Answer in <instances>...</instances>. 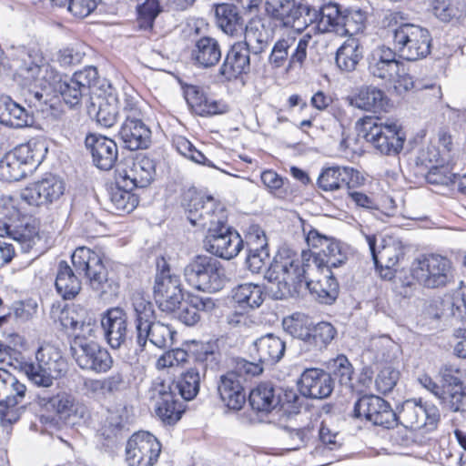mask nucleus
<instances>
[{
    "label": "nucleus",
    "instance_id": "7ed1b4c3",
    "mask_svg": "<svg viewBox=\"0 0 466 466\" xmlns=\"http://www.w3.org/2000/svg\"><path fill=\"white\" fill-rule=\"evenodd\" d=\"M383 23L390 28L394 49L401 58L416 61L431 53L432 39L427 28L404 23L400 12L388 14Z\"/></svg>",
    "mask_w": 466,
    "mask_h": 466
},
{
    "label": "nucleus",
    "instance_id": "58836bf2",
    "mask_svg": "<svg viewBox=\"0 0 466 466\" xmlns=\"http://www.w3.org/2000/svg\"><path fill=\"white\" fill-rule=\"evenodd\" d=\"M218 26L227 35H235L244 29L242 17L238 8L229 4L219 5L215 10Z\"/></svg>",
    "mask_w": 466,
    "mask_h": 466
},
{
    "label": "nucleus",
    "instance_id": "9b49d317",
    "mask_svg": "<svg viewBox=\"0 0 466 466\" xmlns=\"http://www.w3.org/2000/svg\"><path fill=\"white\" fill-rule=\"evenodd\" d=\"M312 36L309 33L303 35L296 43V38L287 36L279 39L273 46L268 56V64L273 68H279L288 63V70L296 66L302 67L308 47L312 46Z\"/></svg>",
    "mask_w": 466,
    "mask_h": 466
},
{
    "label": "nucleus",
    "instance_id": "a18cd8bd",
    "mask_svg": "<svg viewBox=\"0 0 466 466\" xmlns=\"http://www.w3.org/2000/svg\"><path fill=\"white\" fill-rule=\"evenodd\" d=\"M50 86H54L55 89L60 93L64 101L71 107L77 106L83 95L88 91L85 84L76 79L74 76L64 80H57V78H56V81Z\"/></svg>",
    "mask_w": 466,
    "mask_h": 466
},
{
    "label": "nucleus",
    "instance_id": "680f3d73",
    "mask_svg": "<svg viewBox=\"0 0 466 466\" xmlns=\"http://www.w3.org/2000/svg\"><path fill=\"white\" fill-rule=\"evenodd\" d=\"M249 49V55L258 56L263 53L268 46L269 36L267 31L258 30L250 27L246 32V41L244 42Z\"/></svg>",
    "mask_w": 466,
    "mask_h": 466
},
{
    "label": "nucleus",
    "instance_id": "ea45409f",
    "mask_svg": "<svg viewBox=\"0 0 466 466\" xmlns=\"http://www.w3.org/2000/svg\"><path fill=\"white\" fill-rule=\"evenodd\" d=\"M351 104L362 110L379 112L384 110L388 100L380 89L375 86H363L351 99Z\"/></svg>",
    "mask_w": 466,
    "mask_h": 466
},
{
    "label": "nucleus",
    "instance_id": "f3484780",
    "mask_svg": "<svg viewBox=\"0 0 466 466\" xmlns=\"http://www.w3.org/2000/svg\"><path fill=\"white\" fill-rule=\"evenodd\" d=\"M353 417L388 429L397 425V414L390 403L374 395L363 396L355 402Z\"/></svg>",
    "mask_w": 466,
    "mask_h": 466
},
{
    "label": "nucleus",
    "instance_id": "a211bd4d",
    "mask_svg": "<svg viewBox=\"0 0 466 466\" xmlns=\"http://www.w3.org/2000/svg\"><path fill=\"white\" fill-rule=\"evenodd\" d=\"M116 174L119 185L129 188L146 187L154 180L156 163L149 157L138 154L125 167H118Z\"/></svg>",
    "mask_w": 466,
    "mask_h": 466
},
{
    "label": "nucleus",
    "instance_id": "a878e982",
    "mask_svg": "<svg viewBox=\"0 0 466 466\" xmlns=\"http://www.w3.org/2000/svg\"><path fill=\"white\" fill-rule=\"evenodd\" d=\"M38 404L56 413L66 423L75 424V419L82 417L79 403L74 396L66 392H60L53 397H38Z\"/></svg>",
    "mask_w": 466,
    "mask_h": 466
},
{
    "label": "nucleus",
    "instance_id": "3c124183",
    "mask_svg": "<svg viewBox=\"0 0 466 466\" xmlns=\"http://www.w3.org/2000/svg\"><path fill=\"white\" fill-rule=\"evenodd\" d=\"M322 253L326 259L321 258L320 254L315 255L312 253L311 258L314 259V257H319L323 260L322 267H327L330 270L332 268L340 267L348 260V248L333 238L329 239Z\"/></svg>",
    "mask_w": 466,
    "mask_h": 466
},
{
    "label": "nucleus",
    "instance_id": "de8ad7c7",
    "mask_svg": "<svg viewBox=\"0 0 466 466\" xmlns=\"http://www.w3.org/2000/svg\"><path fill=\"white\" fill-rule=\"evenodd\" d=\"M282 326L289 335L302 341L300 347L302 350H305L312 326L308 316L302 313H294L283 319Z\"/></svg>",
    "mask_w": 466,
    "mask_h": 466
},
{
    "label": "nucleus",
    "instance_id": "7c9ffc66",
    "mask_svg": "<svg viewBox=\"0 0 466 466\" xmlns=\"http://www.w3.org/2000/svg\"><path fill=\"white\" fill-rule=\"evenodd\" d=\"M86 146L90 150L94 164L100 169L109 170L117 159V147L114 140L104 136L89 135Z\"/></svg>",
    "mask_w": 466,
    "mask_h": 466
},
{
    "label": "nucleus",
    "instance_id": "603ef678",
    "mask_svg": "<svg viewBox=\"0 0 466 466\" xmlns=\"http://www.w3.org/2000/svg\"><path fill=\"white\" fill-rule=\"evenodd\" d=\"M366 240L369 245L372 258L377 268L382 267L385 264L387 267L395 266L399 259L400 253L397 251L394 246H383L380 250H377V238L375 236L367 235Z\"/></svg>",
    "mask_w": 466,
    "mask_h": 466
},
{
    "label": "nucleus",
    "instance_id": "c03bdc74",
    "mask_svg": "<svg viewBox=\"0 0 466 466\" xmlns=\"http://www.w3.org/2000/svg\"><path fill=\"white\" fill-rule=\"evenodd\" d=\"M232 298L244 309H255L264 301L262 289L253 283L237 286L232 291Z\"/></svg>",
    "mask_w": 466,
    "mask_h": 466
},
{
    "label": "nucleus",
    "instance_id": "37998d69",
    "mask_svg": "<svg viewBox=\"0 0 466 466\" xmlns=\"http://www.w3.org/2000/svg\"><path fill=\"white\" fill-rule=\"evenodd\" d=\"M205 367L201 369L197 366L190 368L186 372L182 373L174 385L175 389L178 390L185 400H191L198 395L200 389L201 379L205 375Z\"/></svg>",
    "mask_w": 466,
    "mask_h": 466
},
{
    "label": "nucleus",
    "instance_id": "052dcab7",
    "mask_svg": "<svg viewBox=\"0 0 466 466\" xmlns=\"http://www.w3.org/2000/svg\"><path fill=\"white\" fill-rule=\"evenodd\" d=\"M173 146L177 151L183 157L190 159L191 161L201 164L204 166L213 167L211 162L205 157V155L198 150L193 144L184 137H177L173 140Z\"/></svg>",
    "mask_w": 466,
    "mask_h": 466
},
{
    "label": "nucleus",
    "instance_id": "39448f33",
    "mask_svg": "<svg viewBox=\"0 0 466 466\" xmlns=\"http://www.w3.org/2000/svg\"><path fill=\"white\" fill-rule=\"evenodd\" d=\"M186 282L195 289L217 292L226 283L225 268L217 258L207 255L191 258L183 269Z\"/></svg>",
    "mask_w": 466,
    "mask_h": 466
},
{
    "label": "nucleus",
    "instance_id": "4be33fe9",
    "mask_svg": "<svg viewBox=\"0 0 466 466\" xmlns=\"http://www.w3.org/2000/svg\"><path fill=\"white\" fill-rule=\"evenodd\" d=\"M249 358L272 366L279 363L286 352V341L273 333H267L253 340L248 348Z\"/></svg>",
    "mask_w": 466,
    "mask_h": 466
},
{
    "label": "nucleus",
    "instance_id": "20e7f679",
    "mask_svg": "<svg viewBox=\"0 0 466 466\" xmlns=\"http://www.w3.org/2000/svg\"><path fill=\"white\" fill-rule=\"evenodd\" d=\"M46 152L47 147L41 140L17 146L0 160V179L14 182L24 178L43 161Z\"/></svg>",
    "mask_w": 466,
    "mask_h": 466
},
{
    "label": "nucleus",
    "instance_id": "774afa93",
    "mask_svg": "<svg viewBox=\"0 0 466 466\" xmlns=\"http://www.w3.org/2000/svg\"><path fill=\"white\" fill-rule=\"evenodd\" d=\"M138 25L143 29L152 28L153 22L160 12L159 5L157 0H146V2L138 6Z\"/></svg>",
    "mask_w": 466,
    "mask_h": 466
},
{
    "label": "nucleus",
    "instance_id": "a19ab883",
    "mask_svg": "<svg viewBox=\"0 0 466 466\" xmlns=\"http://www.w3.org/2000/svg\"><path fill=\"white\" fill-rule=\"evenodd\" d=\"M336 334V329L329 322L321 321L311 326L304 351L313 353L322 351L334 339Z\"/></svg>",
    "mask_w": 466,
    "mask_h": 466
},
{
    "label": "nucleus",
    "instance_id": "393cba45",
    "mask_svg": "<svg viewBox=\"0 0 466 466\" xmlns=\"http://www.w3.org/2000/svg\"><path fill=\"white\" fill-rule=\"evenodd\" d=\"M334 389L330 374L321 369L310 368L305 370L299 379L300 393L311 399H325Z\"/></svg>",
    "mask_w": 466,
    "mask_h": 466
},
{
    "label": "nucleus",
    "instance_id": "69168bd1",
    "mask_svg": "<svg viewBox=\"0 0 466 466\" xmlns=\"http://www.w3.org/2000/svg\"><path fill=\"white\" fill-rule=\"evenodd\" d=\"M51 314L52 318L55 320H58L65 329H71L75 332L77 331L78 325L82 320L78 312L72 308H65L62 309H60L59 307L56 309L53 308Z\"/></svg>",
    "mask_w": 466,
    "mask_h": 466
},
{
    "label": "nucleus",
    "instance_id": "aec40b11",
    "mask_svg": "<svg viewBox=\"0 0 466 466\" xmlns=\"http://www.w3.org/2000/svg\"><path fill=\"white\" fill-rule=\"evenodd\" d=\"M64 192V182L54 175H48L24 188L21 198L30 206L39 207L57 201Z\"/></svg>",
    "mask_w": 466,
    "mask_h": 466
},
{
    "label": "nucleus",
    "instance_id": "e2e57ef3",
    "mask_svg": "<svg viewBox=\"0 0 466 466\" xmlns=\"http://www.w3.org/2000/svg\"><path fill=\"white\" fill-rule=\"evenodd\" d=\"M438 400L443 408L451 411L463 410L464 391L462 387H445Z\"/></svg>",
    "mask_w": 466,
    "mask_h": 466
},
{
    "label": "nucleus",
    "instance_id": "864d4df0",
    "mask_svg": "<svg viewBox=\"0 0 466 466\" xmlns=\"http://www.w3.org/2000/svg\"><path fill=\"white\" fill-rule=\"evenodd\" d=\"M328 372L330 377L339 380L342 386L352 388L353 367L345 355H339L337 358L329 360L327 363Z\"/></svg>",
    "mask_w": 466,
    "mask_h": 466
},
{
    "label": "nucleus",
    "instance_id": "5701e85b",
    "mask_svg": "<svg viewBox=\"0 0 466 466\" xmlns=\"http://www.w3.org/2000/svg\"><path fill=\"white\" fill-rule=\"evenodd\" d=\"M101 328L113 350L126 345L128 338L127 314L123 309L114 307L106 310L101 316Z\"/></svg>",
    "mask_w": 466,
    "mask_h": 466
},
{
    "label": "nucleus",
    "instance_id": "4468645a",
    "mask_svg": "<svg viewBox=\"0 0 466 466\" xmlns=\"http://www.w3.org/2000/svg\"><path fill=\"white\" fill-rule=\"evenodd\" d=\"M266 12L283 26L292 27L296 31H302L313 23L310 8L297 5L295 0H267Z\"/></svg>",
    "mask_w": 466,
    "mask_h": 466
},
{
    "label": "nucleus",
    "instance_id": "6ab92c4d",
    "mask_svg": "<svg viewBox=\"0 0 466 466\" xmlns=\"http://www.w3.org/2000/svg\"><path fill=\"white\" fill-rule=\"evenodd\" d=\"M365 138L385 155L399 153L404 142L400 127L394 121L373 123L366 132Z\"/></svg>",
    "mask_w": 466,
    "mask_h": 466
},
{
    "label": "nucleus",
    "instance_id": "c756f323",
    "mask_svg": "<svg viewBox=\"0 0 466 466\" xmlns=\"http://www.w3.org/2000/svg\"><path fill=\"white\" fill-rule=\"evenodd\" d=\"M369 72L375 77L391 80L398 74L400 62L396 51L385 46L375 48L369 58Z\"/></svg>",
    "mask_w": 466,
    "mask_h": 466
},
{
    "label": "nucleus",
    "instance_id": "2f4dec72",
    "mask_svg": "<svg viewBox=\"0 0 466 466\" xmlns=\"http://www.w3.org/2000/svg\"><path fill=\"white\" fill-rule=\"evenodd\" d=\"M250 66L249 49L246 43H235L228 51L223 64L219 68V74L227 80L237 78L241 74L247 73Z\"/></svg>",
    "mask_w": 466,
    "mask_h": 466
},
{
    "label": "nucleus",
    "instance_id": "5fc2aeb1",
    "mask_svg": "<svg viewBox=\"0 0 466 466\" xmlns=\"http://www.w3.org/2000/svg\"><path fill=\"white\" fill-rule=\"evenodd\" d=\"M131 299L135 312L136 330H141L155 319L154 305L140 293L133 294Z\"/></svg>",
    "mask_w": 466,
    "mask_h": 466
},
{
    "label": "nucleus",
    "instance_id": "ddd939ff",
    "mask_svg": "<svg viewBox=\"0 0 466 466\" xmlns=\"http://www.w3.org/2000/svg\"><path fill=\"white\" fill-rule=\"evenodd\" d=\"M397 423L413 431L424 430L425 432L436 429L440 413L434 405H427L420 400H405L398 410Z\"/></svg>",
    "mask_w": 466,
    "mask_h": 466
},
{
    "label": "nucleus",
    "instance_id": "cd10ccee",
    "mask_svg": "<svg viewBox=\"0 0 466 466\" xmlns=\"http://www.w3.org/2000/svg\"><path fill=\"white\" fill-rule=\"evenodd\" d=\"M176 335L173 327L154 319L137 331V343L141 350L146 348L147 341L158 349H165L173 345Z\"/></svg>",
    "mask_w": 466,
    "mask_h": 466
},
{
    "label": "nucleus",
    "instance_id": "8fccbe9b",
    "mask_svg": "<svg viewBox=\"0 0 466 466\" xmlns=\"http://www.w3.org/2000/svg\"><path fill=\"white\" fill-rule=\"evenodd\" d=\"M0 237H8L18 242L24 251L27 252L35 244L39 237L34 228L25 227L21 229L13 228L5 220H0Z\"/></svg>",
    "mask_w": 466,
    "mask_h": 466
},
{
    "label": "nucleus",
    "instance_id": "e433bc0d",
    "mask_svg": "<svg viewBox=\"0 0 466 466\" xmlns=\"http://www.w3.org/2000/svg\"><path fill=\"white\" fill-rule=\"evenodd\" d=\"M55 285L57 293L64 299H74L81 289V282L78 277L66 261L59 262Z\"/></svg>",
    "mask_w": 466,
    "mask_h": 466
},
{
    "label": "nucleus",
    "instance_id": "1a4fd4ad",
    "mask_svg": "<svg viewBox=\"0 0 466 466\" xmlns=\"http://www.w3.org/2000/svg\"><path fill=\"white\" fill-rule=\"evenodd\" d=\"M71 259L77 274L86 277L94 289L101 293L114 290L99 254L88 248L79 247L72 254Z\"/></svg>",
    "mask_w": 466,
    "mask_h": 466
},
{
    "label": "nucleus",
    "instance_id": "f8f14e48",
    "mask_svg": "<svg viewBox=\"0 0 466 466\" xmlns=\"http://www.w3.org/2000/svg\"><path fill=\"white\" fill-rule=\"evenodd\" d=\"M70 350L78 367L84 370L106 373L112 368L110 353L96 341L77 338L72 340Z\"/></svg>",
    "mask_w": 466,
    "mask_h": 466
},
{
    "label": "nucleus",
    "instance_id": "13d9d810",
    "mask_svg": "<svg viewBox=\"0 0 466 466\" xmlns=\"http://www.w3.org/2000/svg\"><path fill=\"white\" fill-rule=\"evenodd\" d=\"M365 16L360 10H350L343 13V21L336 30L339 35H352L361 31L364 27Z\"/></svg>",
    "mask_w": 466,
    "mask_h": 466
},
{
    "label": "nucleus",
    "instance_id": "f257e3e1",
    "mask_svg": "<svg viewBox=\"0 0 466 466\" xmlns=\"http://www.w3.org/2000/svg\"><path fill=\"white\" fill-rule=\"evenodd\" d=\"M187 219L193 226L207 229L204 247L209 253L225 259L236 257L243 240L237 231L226 227L225 207L211 196L194 194L185 205Z\"/></svg>",
    "mask_w": 466,
    "mask_h": 466
},
{
    "label": "nucleus",
    "instance_id": "b1692460",
    "mask_svg": "<svg viewBox=\"0 0 466 466\" xmlns=\"http://www.w3.org/2000/svg\"><path fill=\"white\" fill-rule=\"evenodd\" d=\"M364 180V177L352 167L334 166L322 169L317 184L324 191H335L344 186H347L348 189L359 187Z\"/></svg>",
    "mask_w": 466,
    "mask_h": 466
},
{
    "label": "nucleus",
    "instance_id": "0eeeda50",
    "mask_svg": "<svg viewBox=\"0 0 466 466\" xmlns=\"http://www.w3.org/2000/svg\"><path fill=\"white\" fill-rule=\"evenodd\" d=\"M13 66L15 75L20 77L25 85L35 84L46 88L58 78V75L53 68L44 62L42 55L34 49L18 46L14 50Z\"/></svg>",
    "mask_w": 466,
    "mask_h": 466
},
{
    "label": "nucleus",
    "instance_id": "412c9836",
    "mask_svg": "<svg viewBox=\"0 0 466 466\" xmlns=\"http://www.w3.org/2000/svg\"><path fill=\"white\" fill-rule=\"evenodd\" d=\"M172 386L170 383L161 381L155 383L151 390L157 415L168 425L177 423L184 411L182 404L176 399Z\"/></svg>",
    "mask_w": 466,
    "mask_h": 466
},
{
    "label": "nucleus",
    "instance_id": "72a5a7b5",
    "mask_svg": "<svg viewBox=\"0 0 466 466\" xmlns=\"http://www.w3.org/2000/svg\"><path fill=\"white\" fill-rule=\"evenodd\" d=\"M32 117L25 107L9 96H0V124L13 128L30 125Z\"/></svg>",
    "mask_w": 466,
    "mask_h": 466
},
{
    "label": "nucleus",
    "instance_id": "09e8293b",
    "mask_svg": "<svg viewBox=\"0 0 466 466\" xmlns=\"http://www.w3.org/2000/svg\"><path fill=\"white\" fill-rule=\"evenodd\" d=\"M118 114V96L109 93L98 98L96 117L99 125L111 127L116 122Z\"/></svg>",
    "mask_w": 466,
    "mask_h": 466
},
{
    "label": "nucleus",
    "instance_id": "bb28decb",
    "mask_svg": "<svg viewBox=\"0 0 466 466\" xmlns=\"http://www.w3.org/2000/svg\"><path fill=\"white\" fill-rule=\"evenodd\" d=\"M218 391L221 401L230 410H239L246 403L242 377L235 371H228L220 376Z\"/></svg>",
    "mask_w": 466,
    "mask_h": 466
},
{
    "label": "nucleus",
    "instance_id": "f03ea898",
    "mask_svg": "<svg viewBox=\"0 0 466 466\" xmlns=\"http://www.w3.org/2000/svg\"><path fill=\"white\" fill-rule=\"evenodd\" d=\"M312 266L310 252L299 254L287 248L279 249L265 274L273 298L283 299L292 296L310 276Z\"/></svg>",
    "mask_w": 466,
    "mask_h": 466
},
{
    "label": "nucleus",
    "instance_id": "4d7b16f0",
    "mask_svg": "<svg viewBox=\"0 0 466 466\" xmlns=\"http://www.w3.org/2000/svg\"><path fill=\"white\" fill-rule=\"evenodd\" d=\"M141 98L133 89L118 96V108L125 115V120H139L142 117Z\"/></svg>",
    "mask_w": 466,
    "mask_h": 466
},
{
    "label": "nucleus",
    "instance_id": "c9c22d12",
    "mask_svg": "<svg viewBox=\"0 0 466 466\" xmlns=\"http://www.w3.org/2000/svg\"><path fill=\"white\" fill-rule=\"evenodd\" d=\"M191 58L200 67H211L221 58V49L218 42L210 36L199 38L191 52Z\"/></svg>",
    "mask_w": 466,
    "mask_h": 466
},
{
    "label": "nucleus",
    "instance_id": "bf43d9fd",
    "mask_svg": "<svg viewBox=\"0 0 466 466\" xmlns=\"http://www.w3.org/2000/svg\"><path fill=\"white\" fill-rule=\"evenodd\" d=\"M127 420V407L118 404L107 410V415L104 422V434H115L117 431L121 430Z\"/></svg>",
    "mask_w": 466,
    "mask_h": 466
},
{
    "label": "nucleus",
    "instance_id": "0e129e2a",
    "mask_svg": "<svg viewBox=\"0 0 466 466\" xmlns=\"http://www.w3.org/2000/svg\"><path fill=\"white\" fill-rule=\"evenodd\" d=\"M428 183L432 185L450 186L456 183L458 175L449 166H431L425 176Z\"/></svg>",
    "mask_w": 466,
    "mask_h": 466
},
{
    "label": "nucleus",
    "instance_id": "2eb2a0df",
    "mask_svg": "<svg viewBox=\"0 0 466 466\" xmlns=\"http://www.w3.org/2000/svg\"><path fill=\"white\" fill-rule=\"evenodd\" d=\"M161 452L158 440L148 431H137L126 445V461L128 466H153Z\"/></svg>",
    "mask_w": 466,
    "mask_h": 466
},
{
    "label": "nucleus",
    "instance_id": "338daca9",
    "mask_svg": "<svg viewBox=\"0 0 466 466\" xmlns=\"http://www.w3.org/2000/svg\"><path fill=\"white\" fill-rule=\"evenodd\" d=\"M400 378V372L396 369L388 366L380 370L375 380V386L380 393L390 392L396 386Z\"/></svg>",
    "mask_w": 466,
    "mask_h": 466
},
{
    "label": "nucleus",
    "instance_id": "79ce46f5",
    "mask_svg": "<svg viewBox=\"0 0 466 466\" xmlns=\"http://www.w3.org/2000/svg\"><path fill=\"white\" fill-rule=\"evenodd\" d=\"M368 352L373 354L376 362L390 363L398 358L400 347L390 337L382 335L371 338Z\"/></svg>",
    "mask_w": 466,
    "mask_h": 466
},
{
    "label": "nucleus",
    "instance_id": "49530a36",
    "mask_svg": "<svg viewBox=\"0 0 466 466\" xmlns=\"http://www.w3.org/2000/svg\"><path fill=\"white\" fill-rule=\"evenodd\" d=\"M134 188L118 184V176L115 175V186L109 191V200L116 211L129 213L137 206V198L131 193Z\"/></svg>",
    "mask_w": 466,
    "mask_h": 466
},
{
    "label": "nucleus",
    "instance_id": "473e14b6",
    "mask_svg": "<svg viewBox=\"0 0 466 466\" xmlns=\"http://www.w3.org/2000/svg\"><path fill=\"white\" fill-rule=\"evenodd\" d=\"M119 137L129 150L147 148L150 143L151 131L139 120H125L119 130Z\"/></svg>",
    "mask_w": 466,
    "mask_h": 466
},
{
    "label": "nucleus",
    "instance_id": "6e6552de",
    "mask_svg": "<svg viewBox=\"0 0 466 466\" xmlns=\"http://www.w3.org/2000/svg\"><path fill=\"white\" fill-rule=\"evenodd\" d=\"M411 276L428 289L445 287L452 279V264L446 257L430 254L412 262Z\"/></svg>",
    "mask_w": 466,
    "mask_h": 466
},
{
    "label": "nucleus",
    "instance_id": "dca6fc26",
    "mask_svg": "<svg viewBox=\"0 0 466 466\" xmlns=\"http://www.w3.org/2000/svg\"><path fill=\"white\" fill-rule=\"evenodd\" d=\"M323 260L314 257L310 276L305 280V286L312 297L320 303L331 304L339 295V283L331 270L322 267Z\"/></svg>",
    "mask_w": 466,
    "mask_h": 466
},
{
    "label": "nucleus",
    "instance_id": "c85d7f7f",
    "mask_svg": "<svg viewBox=\"0 0 466 466\" xmlns=\"http://www.w3.org/2000/svg\"><path fill=\"white\" fill-rule=\"evenodd\" d=\"M342 446L343 441L340 436L322 425L319 429V442L311 454L320 463V466L329 465L342 458Z\"/></svg>",
    "mask_w": 466,
    "mask_h": 466
},
{
    "label": "nucleus",
    "instance_id": "4c0bfd02",
    "mask_svg": "<svg viewBox=\"0 0 466 466\" xmlns=\"http://www.w3.org/2000/svg\"><path fill=\"white\" fill-rule=\"evenodd\" d=\"M363 56V48L359 39L348 38L337 50L336 64L343 71L351 72Z\"/></svg>",
    "mask_w": 466,
    "mask_h": 466
},
{
    "label": "nucleus",
    "instance_id": "423d86ee",
    "mask_svg": "<svg viewBox=\"0 0 466 466\" xmlns=\"http://www.w3.org/2000/svg\"><path fill=\"white\" fill-rule=\"evenodd\" d=\"M20 368L34 384L48 388L66 372V361L58 349L44 344L35 352V361L22 363Z\"/></svg>",
    "mask_w": 466,
    "mask_h": 466
},
{
    "label": "nucleus",
    "instance_id": "9d476101",
    "mask_svg": "<svg viewBox=\"0 0 466 466\" xmlns=\"http://www.w3.org/2000/svg\"><path fill=\"white\" fill-rule=\"evenodd\" d=\"M154 297L158 308L167 313L175 312L184 301V289L180 276L172 272L166 263L156 275Z\"/></svg>",
    "mask_w": 466,
    "mask_h": 466
},
{
    "label": "nucleus",
    "instance_id": "6e6d98bb",
    "mask_svg": "<svg viewBox=\"0 0 466 466\" xmlns=\"http://www.w3.org/2000/svg\"><path fill=\"white\" fill-rule=\"evenodd\" d=\"M319 16V25L323 26L324 31H330L336 33V30L340 25V22L343 21V13L339 9L338 5L329 4L324 5L319 14L314 10L313 14L310 13V17L314 20Z\"/></svg>",
    "mask_w": 466,
    "mask_h": 466
},
{
    "label": "nucleus",
    "instance_id": "f704fd0d",
    "mask_svg": "<svg viewBox=\"0 0 466 466\" xmlns=\"http://www.w3.org/2000/svg\"><path fill=\"white\" fill-rule=\"evenodd\" d=\"M249 403L257 411L270 412L280 403V389L272 382H261L250 391Z\"/></svg>",
    "mask_w": 466,
    "mask_h": 466
}]
</instances>
